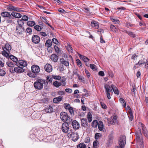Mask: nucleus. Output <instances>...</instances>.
Returning a JSON list of instances; mask_svg holds the SVG:
<instances>
[{
    "mask_svg": "<svg viewBox=\"0 0 148 148\" xmlns=\"http://www.w3.org/2000/svg\"><path fill=\"white\" fill-rule=\"evenodd\" d=\"M6 74L5 71L2 69H0V76H3Z\"/></svg>",
    "mask_w": 148,
    "mask_h": 148,
    "instance_id": "obj_44",
    "label": "nucleus"
},
{
    "mask_svg": "<svg viewBox=\"0 0 148 148\" xmlns=\"http://www.w3.org/2000/svg\"><path fill=\"white\" fill-rule=\"evenodd\" d=\"M76 63L77 65L79 66H82V63L81 61L79 59H77L76 60Z\"/></svg>",
    "mask_w": 148,
    "mask_h": 148,
    "instance_id": "obj_54",
    "label": "nucleus"
},
{
    "mask_svg": "<svg viewBox=\"0 0 148 148\" xmlns=\"http://www.w3.org/2000/svg\"><path fill=\"white\" fill-rule=\"evenodd\" d=\"M139 125H141L142 130H143V133L145 136L146 137H148V131L145 130V128L143 127V125L142 123H139Z\"/></svg>",
    "mask_w": 148,
    "mask_h": 148,
    "instance_id": "obj_21",
    "label": "nucleus"
},
{
    "mask_svg": "<svg viewBox=\"0 0 148 148\" xmlns=\"http://www.w3.org/2000/svg\"><path fill=\"white\" fill-rule=\"evenodd\" d=\"M145 67L147 69H148V58L145 62Z\"/></svg>",
    "mask_w": 148,
    "mask_h": 148,
    "instance_id": "obj_55",
    "label": "nucleus"
},
{
    "mask_svg": "<svg viewBox=\"0 0 148 148\" xmlns=\"http://www.w3.org/2000/svg\"><path fill=\"white\" fill-rule=\"evenodd\" d=\"M55 51L57 53H59L60 51V49L56 45H55L54 46Z\"/></svg>",
    "mask_w": 148,
    "mask_h": 148,
    "instance_id": "obj_50",
    "label": "nucleus"
},
{
    "mask_svg": "<svg viewBox=\"0 0 148 148\" xmlns=\"http://www.w3.org/2000/svg\"><path fill=\"white\" fill-rule=\"evenodd\" d=\"M32 71L34 74H38L40 71L39 67L36 65H33L32 66Z\"/></svg>",
    "mask_w": 148,
    "mask_h": 148,
    "instance_id": "obj_7",
    "label": "nucleus"
},
{
    "mask_svg": "<svg viewBox=\"0 0 148 148\" xmlns=\"http://www.w3.org/2000/svg\"><path fill=\"white\" fill-rule=\"evenodd\" d=\"M66 48L68 51L72 53L73 51L72 48L70 45L68 44L67 46L66 47Z\"/></svg>",
    "mask_w": 148,
    "mask_h": 148,
    "instance_id": "obj_33",
    "label": "nucleus"
},
{
    "mask_svg": "<svg viewBox=\"0 0 148 148\" xmlns=\"http://www.w3.org/2000/svg\"><path fill=\"white\" fill-rule=\"evenodd\" d=\"M45 46L47 47H50L52 45V42L50 40H48L45 43Z\"/></svg>",
    "mask_w": 148,
    "mask_h": 148,
    "instance_id": "obj_30",
    "label": "nucleus"
},
{
    "mask_svg": "<svg viewBox=\"0 0 148 148\" xmlns=\"http://www.w3.org/2000/svg\"><path fill=\"white\" fill-rule=\"evenodd\" d=\"M47 79L49 82H51L52 81L53 79L50 76H48L47 77Z\"/></svg>",
    "mask_w": 148,
    "mask_h": 148,
    "instance_id": "obj_56",
    "label": "nucleus"
},
{
    "mask_svg": "<svg viewBox=\"0 0 148 148\" xmlns=\"http://www.w3.org/2000/svg\"><path fill=\"white\" fill-rule=\"evenodd\" d=\"M82 125L83 126L85 127L87 125V121L86 119L83 118L81 119Z\"/></svg>",
    "mask_w": 148,
    "mask_h": 148,
    "instance_id": "obj_31",
    "label": "nucleus"
},
{
    "mask_svg": "<svg viewBox=\"0 0 148 148\" xmlns=\"http://www.w3.org/2000/svg\"><path fill=\"white\" fill-rule=\"evenodd\" d=\"M2 55L7 58L8 59L10 57V52L7 51H3L2 52Z\"/></svg>",
    "mask_w": 148,
    "mask_h": 148,
    "instance_id": "obj_22",
    "label": "nucleus"
},
{
    "mask_svg": "<svg viewBox=\"0 0 148 148\" xmlns=\"http://www.w3.org/2000/svg\"><path fill=\"white\" fill-rule=\"evenodd\" d=\"M53 85L56 87L58 88L61 85V83L58 81H55L53 83Z\"/></svg>",
    "mask_w": 148,
    "mask_h": 148,
    "instance_id": "obj_32",
    "label": "nucleus"
},
{
    "mask_svg": "<svg viewBox=\"0 0 148 148\" xmlns=\"http://www.w3.org/2000/svg\"><path fill=\"white\" fill-rule=\"evenodd\" d=\"M17 66H20L23 68L24 66H26L27 65V63L26 62L22 60H20L18 61V62L16 63Z\"/></svg>",
    "mask_w": 148,
    "mask_h": 148,
    "instance_id": "obj_10",
    "label": "nucleus"
},
{
    "mask_svg": "<svg viewBox=\"0 0 148 148\" xmlns=\"http://www.w3.org/2000/svg\"><path fill=\"white\" fill-rule=\"evenodd\" d=\"M60 61L62 64H64L66 66H68L69 65V62L65 60L63 58L60 59Z\"/></svg>",
    "mask_w": 148,
    "mask_h": 148,
    "instance_id": "obj_28",
    "label": "nucleus"
},
{
    "mask_svg": "<svg viewBox=\"0 0 148 148\" xmlns=\"http://www.w3.org/2000/svg\"><path fill=\"white\" fill-rule=\"evenodd\" d=\"M101 136V134L100 133H97L95 135V138L96 140L98 139Z\"/></svg>",
    "mask_w": 148,
    "mask_h": 148,
    "instance_id": "obj_41",
    "label": "nucleus"
},
{
    "mask_svg": "<svg viewBox=\"0 0 148 148\" xmlns=\"http://www.w3.org/2000/svg\"><path fill=\"white\" fill-rule=\"evenodd\" d=\"M52 77L55 79H57L58 80H60L61 78V77L59 75H52Z\"/></svg>",
    "mask_w": 148,
    "mask_h": 148,
    "instance_id": "obj_46",
    "label": "nucleus"
},
{
    "mask_svg": "<svg viewBox=\"0 0 148 148\" xmlns=\"http://www.w3.org/2000/svg\"><path fill=\"white\" fill-rule=\"evenodd\" d=\"M32 40L35 44H38L40 40V37L37 35H34L32 37Z\"/></svg>",
    "mask_w": 148,
    "mask_h": 148,
    "instance_id": "obj_11",
    "label": "nucleus"
},
{
    "mask_svg": "<svg viewBox=\"0 0 148 148\" xmlns=\"http://www.w3.org/2000/svg\"><path fill=\"white\" fill-rule=\"evenodd\" d=\"M86 145L83 143H80L77 145V148H86Z\"/></svg>",
    "mask_w": 148,
    "mask_h": 148,
    "instance_id": "obj_36",
    "label": "nucleus"
},
{
    "mask_svg": "<svg viewBox=\"0 0 148 148\" xmlns=\"http://www.w3.org/2000/svg\"><path fill=\"white\" fill-rule=\"evenodd\" d=\"M52 40L53 42L56 44H58L59 43V42L58 40L56 38H53Z\"/></svg>",
    "mask_w": 148,
    "mask_h": 148,
    "instance_id": "obj_57",
    "label": "nucleus"
},
{
    "mask_svg": "<svg viewBox=\"0 0 148 148\" xmlns=\"http://www.w3.org/2000/svg\"><path fill=\"white\" fill-rule=\"evenodd\" d=\"M91 25L92 27H95L96 29H98L99 28V25L98 23L95 21L92 22Z\"/></svg>",
    "mask_w": 148,
    "mask_h": 148,
    "instance_id": "obj_23",
    "label": "nucleus"
},
{
    "mask_svg": "<svg viewBox=\"0 0 148 148\" xmlns=\"http://www.w3.org/2000/svg\"><path fill=\"white\" fill-rule=\"evenodd\" d=\"M117 117L116 115L112 116L109 119H107L108 122L110 125H114L117 123Z\"/></svg>",
    "mask_w": 148,
    "mask_h": 148,
    "instance_id": "obj_4",
    "label": "nucleus"
},
{
    "mask_svg": "<svg viewBox=\"0 0 148 148\" xmlns=\"http://www.w3.org/2000/svg\"><path fill=\"white\" fill-rule=\"evenodd\" d=\"M60 118L63 122L67 121L69 119L67 114L65 112H62L60 114Z\"/></svg>",
    "mask_w": 148,
    "mask_h": 148,
    "instance_id": "obj_5",
    "label": "nucleus"
},
{
    "mask_svg": "<svg viewBox=\"0 0 148 148\" xmlns=\"http://www.w3.org/2000/svg\"><path fill=\"white\" fill-rule=\"evenodd\" d=\"M40 18L41 20L44 22H45V23H46L49 26L51 27V26L48 23L47 21L46 20V19L44 18L41 17H40Z\"/></svg>",
    "mask_w": 148,
    "mask_h": 148,
    "instance_id": "obj_45",
    "label": "nucleus"
},
{
    "mask_svg": "<svg viewBox=\"0 0 148 148\" xmlns=\"http://www.w3.org/2000/svg\"><path fill=\"white\" fill-rule=\"evenodd\" d=\"M98 128L99 130L100 131H102L103 129V125L101 121H99V122Z\"/></svg>",
    "mask_w": 148,
    "mask_h": 148,
    "instance_id": "obj_29",
    "label": "nucleus"
},
{
    "mask_svg": "<svg viewBox=\"0 0 148 148\" xmlns=\"http://www.w3.org/2000/svg\"><path fill=\"white\" fill-rule=\"evenodd\" d=\"M7 10L9 11H11L20 12V8L13 6L12 5L7 6Z\"/></svg>",
    "mask_w": 148,
    "mask_h": 148,
    "instance_id": "obj_9",
    "label": "nucleus"
},
{
    "mask_svg": "<svg viewBox=\"0 0 148 148\" xmlns=\"http://www.w3.org/2000/svg\"><path fill=\"white\" fill-rule=\"evenodd\" d=\"M34 28L36 30L38 31H40L42 29L41 27L38 25L35 26Z\"/></svg>",
    "mask_w": 148,
    "mask_h": 148,
    "instance_id": "obj_47",
    "label": "nucleus"
},
{
    "mask_svg": "<svg viewBox=\"0 0 148 148\" xmlns=\"http://www.w3.org/2000/svg\"><path fill=\"white\" fill-rule=\"evenodd\" d=\"M72 125L73 128L75 129H77L79 128V124L76 120H75L73 121L72 123Z\"/></svg>",
    "mask_w": 148,
    "mask_h": 148,
    "instance_id": "obj_16",
    "label": "nucleus"
},
{
    "mask_svg": "<svg viewBox=\"0 0 148 148\" xmlns=\"http://www.w3.org/2000/svg\"><path fill=\"white\" fill-rule=\"evenodd\" d=\"M47 82L45 80L39 79L35 82L34 84L35 88L38 90H41L43 89V84H47Z\"/></svg>",
    "mask_w": 148,
    "mask_h": 148,
    "instance_id": "obj_1",
    "label": "nucleus"
},
{
    "mask_svg": "<svg viewBox=\"0 0 148 148\" xmlns=\"http://www.w3.org/2000/svg\"><path fill=\"white\" fill-rule=\"evenodd\" d=\"M3 51L10 52L12 49L11 46L8 43L6 44L5 46L3 47L2 48Z\"/></svg>",
    "mask_w": 148,
    "mask_h": 148,
    "instance_id": "obj_13",
    "label": "nucleus"
},
{
    "mask_svg": "<svg viewBox=\"0 0 148 148\" xmlns=\"http://www.w3.org/2000/svg\"><path fill=\"white\" fill-rule=\"evenodd\" d=\"M79 58L85 62H87L89 60V59L85 56L82 55L81 54H79Z\"/></svg>",
    "mask_w": 148,
    "mask_h": 148,
    "instance_id": "obj_25",
    "label": "nucleus"
},
{
    "mask_svg": "<svg viewBox=\"0 0 148 148\" xmlns=\"http://www.w3.org/2000/svg\"><path fill=\"white\" fill-rule=\"evenodd\" d=\"M85 143H88L90 141V138L89 137H87L85 139Z\"/></svg>",
    "mask_w": 148,
    "mask_h": 148,
    "instance_id": "obj_61",
    "label": "nucleus"
},
{
    "mask_svg": "<svg viewBox=\"0 0 148 148\" xmlns=\"http://www.w3.org/2000/svg\"><path fill=\"white\" fill-rule=\"evenodd\" d=\"M136 136L138 145H139L140 148H143V138L140 131L136 132Z\"/></svg>",
    "mask_w": 148,
    "mask_h": 148,
    "instance_id": "obj_2",
    "label": "nucleus"
},
{
    "mask_svg": "<svg viewBox=\"0 0 148 148\" xmlns=\"http://www.w3.org/2000/svg\"><path fill=\"white\" fill-rule=\"evenodd\" d=\"M90 68L94 70H96V66L94 64H90Z\"/></svg>",
    "mask_w": 148,
    "mask_h": 148,
    "instance_id": "obj_49",
    "label": "nucleus"
},
{
    "mask_svg": "<svg viewBox=\"0 0 148 148\" xmlns=\"http://www.w3.org/2000/svg\"><path fill=\"white\" fill-rule=\"evenodd\" d=\"M21 19L23 21H28V17L27 16L24 15L22 17V18Z\"/></svg>",
    "mask_w": 148,
    "mask_h": 148,
    "instance_id": "obj_48",
    "label": "nucleus"
},
{
    "mask_svg": "<svg viewBox=\"0 0 148 148\" xmlns=\"http://www.w3.org/2000/svg\"><path fill=\"white\" fill-rule=\"evenodd\" d=\"M97 121L96 120H94L92 123V126L94 128L97 127L98 124Z\"/></svg>",
    "mask_w": 148,
    "mask_h": 148,
    "instance_id": "obj_35",
    "label": "nucleus"
},
{
    "mask_svg": "<svg viewBox=\"0 0 148 148\" xmlns=\"http://www.w3.org/2000/svg\"><path fill=\"white\" fill-rule=\"evenodd\" d=\"M126 32L130 36L132 37L133 38H134L135 36V34H134L132 32Z\"/></svg>",
    "mask_w": 148,
    "mask_h": 148,
    "instance_id": "obj_51",
    "label": "nucleus"
},
{
    "mask_svg": "<svg viewBox=\"0 0 148 148\" xmlns=\"http://www.w3.org/2000/svg\"><path fill=\"white\" fill-rule=\"evenodd\" d=\"M120 101L121 103L122 104V106L124 107H125V106H126V103L124 99L122 98H121L120 99Z\"/></svg>",
    "mask_w": 148,
    "mask_h": 148,
    "instance_id": "obj_40",
    "label": "nucleus"
},
{
    "mask_svg": "<svg viewBox=\"0 0 148 148\" xmlns=\"http://www.w3.org/2000/svg\"><path fill=\"white\" fill-rule=\"evenodd\" d=\"M45 110L46 113H50L53 112V110L51 106L48 105L45 108Z\"/></svg>",
    "mask_w": 148,
    "mask_h": 148,
    "instance_id": "obj_14",
    "label": "nucleus"
},
{
    "mask_svg": "<svg viewBox=\"0 0 148 148\" xmlns=\"http://www.w3.org/2000/svg\"><path fill=\"white\" fill-rule=\"evenodd\" d=\"M99 75L101 76H104V73L103 71H101L99 72Z\"/></svg>",
    "mask_w": 148,
    "mask_h": 148,
    "instance_id": "obj_63",
    "label": "nucleus"
},
{
    "mask_svg": "<svg viewBox=\"0 0 148 148\" xmlns=\"http://www.w3.org/2000/svg\"><path fill=\"white\" fill-rule=\"evenodd\" d=\"M129 118V119L131 121H132L133 118V115L132 112V111H129V114L128 115Z\"/></svg>",
    "mask_w": 148,
    "mask_h": 148,
    "instance_id": "obj_39",
    "label": "nucleus"
},
{
    "mask_svg": "<svg viewBox=\"0 0 148 148\" xmlns=\"http://www.w3.org/2000/svg\"><path fill=\"white\" fill-rule=\"evenodd\" d=\"M62 99V97L59 96L53 99V101L54 103H57L60 101Z\"/></svg>",
    "mask_w": 148,
    "mask_h": 148,
    "instance_id": "obj_27",
    "label": "nucleus"
},
{
    "mask_svg": "<svg viewBox=\"0 0 148 148\" xmlns=\"http://www.w3.org/2000/svg\"><path fill=\"white\" fill-rule=\"evenodd\" d=\"M87 118L89 122H91L92 120V115L90 113H88L87 114Z\"/></svg>",
    "mask_w": 148,
    "mask_h": 148,
    "instance_id": "obj_38",
    "label": "nucleus"
},
{
    "mask_svg": "<svg viewBox=\"0 0 148 148\" xmlns=\"http://www.w3.org/2000/svg\"><path fill=\"white\" fill-rule=\"evenodd\" d=\"M6 64L10 67H13L14 66V64L13 63L10 61L7 62Z\"/></svg>",
    "mask_w": 148,
    "mask_h": 148,
    "instance_id": "obj_37",
    "label": "nucleus"
},
{
    "mask_svg": "<svg viewBox=\"0 0 148 148\" xmlns=\"http://www.w3.org/2000/svg\"><path fill=\"white\" fill-rule=\"evenodd\" d=\"M85 72L86 73V74L87 75V76L88 77H89L90 75V73L89 72V71L85 69Z\"/></svg>",
    "mask_w": 148,
    "mask_h": 148,
    "instance_id": "obj_64",
    "label": "nucleus"
},
{
    "mask_svg": "<svg viewBox=\"0 0 148 148\" xmlns=\"http://www.w3.org/2000/svg\"><path fill=\"white\" fill-rule=\"evenodd\" d=\"M26 31L27 33L31 34L32 32V30L31 28L28 27L26 29Z\"/></svg>",
    "mask_w": 148,
    "mask_h": 148,
    "instance_id": "obj_58",
    "label": "nucleus"
},
{
    "mask_svg": "<svg viewBox=\"0 0 148 148\" xmlns=\"http://www.w3.org/2000/svg\"><path fill=\"white\" fill-rule=\"evenodd\" d=\"M27 24L29 26L32 27L35 25V23L34 21H28L27 22Z\"/></svg>",
    "mask_w": 148,
    "mask_h": 148,
    "instance_id": "obj_34",
    "label": "nucleus"
},
{
    "mask_svg": "<svg viewBox=\"0 0 148 148\" xmlns=\"http://www.w3.org/2000/svg\"><path fill=\"white\" fill-rule=\"evenodd\" d=\"M126 138L124 135H121L119 139V146H121L122 147H124L126 143Z\"/></svg>",
    "mask_w": 148,
    "mask_h": 148,
    "instance_id": "obj_6",
    "label": "nucleus"
},
{
    "mask_svg": "<svg viewBox=\"0 0 148 148\" xmlns=\"http://www.w3.org/2000/svg\"><path fill=\"white\" fill-rule=\"evenodd\" d=\"M111 87L112 89V90L113 91L114 93H115V94L117 95H119V92L117 88L113 84H111Z\"/></svg>",
    "mask_w": 148,
    "mask_h": 148,
    "instance_id": "obj_20",
    "label": "nucleus"
},
{
    "mask_svg": "<svg viewBox=\"0 0 148 148\" xmlns=\"http://www.w3.org/2000/svg\"><path fill=\"white\" fill-rule=\"evenodd\" d=\"M98 143V142L97 140L95 141L93 143V147L94 148H96L97 147V145Z\"/></svg>",
    "mask_w": 148,
    "mask_h": 148,
    "instance_id": "obj_52",
    "label": "nucleus"
},
{
    "mask_svg": "<svg viewBox=\"0 0 148 148\" xmlns=\"http://www.w3.org/2000/svg\"><path fill=\"white\" fill-rule=\"evenodd\" d=\"M17 22L18 24V26H22V25H23L24 23L23 21L21 19V20H18L17 21Z\"/></svg>",
    "mask_w": 148,
    "mask_h": 148,
    "instance_id": "obj_43",
    "label": "nucleus"
},
{
    "mask_svg": "<svg viewBox=\"0 0 148 148\" xmlns=\"http://www.w3.org/2000/svg\"><path fill=\"white\" fill-rule=\"evenodd\" d=\"M1 16L4 17L10 18L11 16V14L10 13L7 12H4L1 13Z\"/></svg>",
    "mask_w": 148,
    "mask_h": 148,
    "instance_id": "obj_17",
    "label": "nucleus"
},
{
    "mask_svg": "<svg viewBox=\"0 0 148 148\" xmlns=\"http://www.w3.org/2000/svg\"><path fill=\"white\" fill-rule=\"evenodd\" d=\"M69 125L68 123H63L62 126V131L64 133H68V135L72 136H73V133L71 130L69 131Z\"/></svg>",
    "mask_w": 148,
    "mask_h": 148,
    "instance_id": "obj_3",
    "label": "nucleus"
},
{
    "mask_svg": "<svg viewBox=\"0 0 148 148\" xmlns=\"http://www.w3.org/2000/svg\"><path fill=\"white\" fill-rule=\"evenodd\" d=\"M71 107L69 104H65V108L66 109H68V110Z\"/></svg>",
    "mask_w": 148,
    "mask_h": 148,
    "instance_id": "obj_59",
    "label": "nucleus"
},
{
    "mask_svg": "<svg viewBox=\"0 0 148 148\" xmlns=\"http://www.w3.org/2000/svg\"><path fill=\"white\" fill-rule=\"evenodd\" d=\"M17 67L14 68V71L15 72L18 73H21L24 71V70L20 66H17Z\"/></svg>",
    "mask_w": 148,
    "mask_h": 148,
    "instance_id": "obj_12",
    "label": "nucleus"
},
{
    "mask_svg": "<svg viewBox=\"0 0 148 148\" xmlns=\"http://www.w3.org/2000/svg\"><path fill=\"white\" fill-rule=\"evenodd\" d=\"M9 58L14 62H15L16 65V63H18V60L17 58L12 55H11L10 56Z\"/></svg>",
    "mask_w": 148,
    "mask_h": 148,
    "instance_id": "obj_24",
    "label": "nucleus"
},
{
    "mask_svg": "<svg viewBox=\"0 0 148 148\" xmlns=\"http://www.w3.org/2000/svg\"><path fill=\"white\" fill-rule=\"evenodd\" d=\"M50 58L51 60L55 62H57L58 60L57 56L54 54H53L51 55Z\"/></svg>",
    "mask_w": 148,
    "mask_h": 148,
    "instance_id": "obj_26",
    "label": "nucleus"
},
{
    "mask_svg": "<svg viewBox=\"0 0 148 148\" xmlns=\"http://www.w3.org/2000/svg\"><path fill=\"white\" fill-rule=\"evenodd\" d=\"M109 84V83H108ZM110 84H106L104 86V88L106 89V92H111L112 91V88L111 87Z\"/></svg>",
    "mask_w": 148,
    "mask_h": 148,
    "instance_id": "obj_18",
    "label": "nucleus"
},
{
    "mask_svg": "<svg viewBox=\"0 0 148 148\" xmlns=\"http://www.w3.org/2000/svg\"><path fill=\"white\" fill-rule=\"evenodd\" d=\"M65 91L67 92L71 93L72 92V90L70 88H66L65 89Z\"/></svg>",
    "mask_w": 148,
    "mask_h": 148,
    "instance_id": "obj_60",
    "label": "nucleus"
},
{
    "mask_svg": "<svg viewBox=\"0 0 148 148\" xmlns=\"http://www.w3.org/2000/svg\"><path fill=\"white\" fill-rule=\"evenodd\" d=\"M69 112L71 114H73L74 112L73 110V108L71 107L70 109L68 110Z\"/></svg>",
    "mask_w": 148,
    "mask_h": 148,
    "instance_id": "obj_62",
    "label": "nucleus"
},
{
    "mask_svg": "<svg viewBox=\"0 0 148 148\" xmlns=\"http://www.w3.org/2000/svg\"><path fill=\"white\" fill-rule=\"evenodd\" d=\"M24 32V29L23 26H17L16 27V32L17 34L21 35Z\"/></svg>",
    "mask_w": 148,
    "mask_h": 148,
    "instance_id": "obj_8",
    "label": "nucleus"
},
{
    "mask_svg": "<svg viewBox=\"0 0 148 148\" xmlns=\"http://www.w3.org/2000/svg\"><path fill=\"white\" fill-rule=\"evenodd\" d=\"M11 15L14 17L17 18H20L22 16L21 15L20 13L16 12H12Z\"/></svg>",
    "mask_w": 148,
    "mask_h": 148,
    "instance_id": "obj_19",
    "label": "nucleus"
},
{
    "mask_svg": "<svg viewBox=\"0 0 148 148\" xmlns=\"http://www.w3.org/2000/svg\"><path fill=\"white\" fill-rule=\"evenodd\" d=\"M33 73H28L27 74L29 76V77H31L34 78L36 77V74H33Z\"/></svg>",
    "mask_w": 148,
    "mask_h": 148,
    "instance_id": "obj_53",
    "label": "nucleus"
},
{
    "mask_svg": "<svg viewBox=\"0 0 148 148\" xmlns=\"http://www.w3.org/2000/svg\"><path fill=\"white\" fill-rule=\"evenodd\" d=\"M110 19L115 24H118L119 23V21L118 20L115 19L113 17H111Z\"/></svg>",
    "mask_w": 148,
    "mask_h": 148,
    "instance_id": "obj_42",
    "label": "nucleus"
},
{
    "mask_svg": "<svg viewBox=\"0 0 148 148\" xmlns=\"http://www.w3.org/2000/svg\"><path fill=\"white\" fill-rule=\"evenodd\" d=\"M45 69L46 71L49 73L51 72L52 70L51 65L48 64H47L45 66Z\"/></svg>",
    "mask_w": 148,
    "mask_h": 148,
    "instance_id": "obj_15",
    "label": "nucleus"
}]
</instances>
